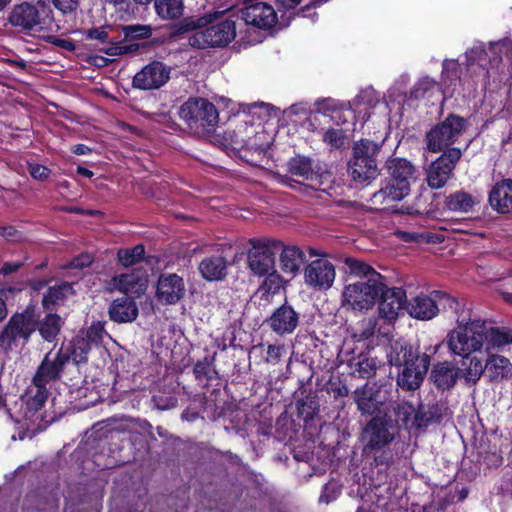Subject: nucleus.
<instances>
[{"label": "nucleus", "instance_id": "obj_1", "mask_svg": "<svg viewBox=\"0 0 512 512\" xmlns=\"http://www.w3.org/2000/svg\"><path fill=\"white\" fill-rule=\"evenodd\" d=\"M188 38L191 47L197 49L223 48L236 37V21L225 17L223 11L207 12L199 17H186L180 21L177 31H194Z\"/></svg>", "mask_w": 512, "mask_h": 512}, {"label": "nucleus", "instance_id": "obj_2", "mask_svg": "<svg viewBox=\"0 0 512 512\" xmlns=\"http://www.w3.org/2000/svg\"><path fill=\"white\" fill-rule=\"evenodd\" d=\"M344 264L348 268L349 282L342 291V305L356 311L372 308L385 288L384 277L356 258L347 257Z\"/></svg>", "mask_w": 512, "mask_h": 512}, {"label": "nucleus", "instance_id": "obj_3", "mask_svg": "<svg viewBox=\"0 0 512 512\" xmlns=\"http://www.w3.org/2000/svg\"><path fill=\"white\" fill-rule=\"evenodd\" d=\"M456 313L457 326L448 333L445 343L453 355L470 356L483 347L484 321L473 318L469 310L462 309Z\"/></svg>", "mask_w": 512, "mask_h": 512}, {"label": "nucleus", "instance_id": "obj_4", "mask_svg": "<svg viewBox=\"0 0 512 512\" xmlns=\"http://www.w3.org/2000/svg\"><path fill=\"white\" fill-rule=\"evenodd\" d=\"M179 115L190 131L199 137L212 134L219 122L215 105L201 97L189 98L180 107Z\"/></svg>", "mask_w": 512, "mask_h": 512}, {"label": "nucleus", "instance_id": "obj_5", "mask_svg": "<svg viewBox=\"0 0 512 512\" xmlns=\"http://www.w3.org/2000/svg\"><path fill=\"white\" fill-rule=\"evenodd\" d=\"M389 362L395 366H403L397 377L398 386L413 391L422 384L430 365V357L425 353L414 356L410 347L401 346L400 352L389 355Z\"/></svg>", "mask_w": 512, "mask_h": 512}, {"label": "nucleus", "instance_id": "obj_6", "mask_svg": "<svg viewBox=\"0 0 512 512\" xmlns=\"http://www.w3.org/2000/svg\"><path fill=\"white\" fill-rule=\"evenodd\" d=\"M49 396V388L42 383H37L32 379L31 385L27 388L24 395H22L15 403L16 411L11 413L10 417L16 423H31L35 424L42 420L40 414L41 409L45 405Z\"/></svg>", "mask_w": 512, "mask_h": 512}, {"label": "nucleus", "instance_id": "obj_7", "mask_svg": "<svg viewBox=\"0 0 512 512\" xmlns=\"http://www.w3.org/2000/svg\"><path fill=\"white\" fill-rule=\"evenodd\" d=\"M49 396V388L42 383H37L32 379L31 385L27 388L24 395H22L15 403L16 411L11 413L10 417L16 423H31L35 424L42 420L40 414L41 409L45 405Z\"/></svg>", "mask_w": 512, "mask_h": 512}, {"label": "nucleus", "instance_id": "obj_8", "mask_svg": "<svg viewBox=\"0 0 512 512\" xmlns=\"http://www.w3.org/2000/svg\"><path fill=\"white\" fill-rule=\"evenodd\" d=\"M379 146L371 140L361 139L353 146V156L349 162L348 171L354 181L368 182L378 175L376 155Z\"/></svg>", "mask_w": 512, "mask_h": 512}, {"label": "nucleus", "instance_id": "obj_9", "mask_svg": "<svg viewBox=\"0 0 512 512\" xmlns=\"http://www.w3.org/2000/svg\"><path fill=\"white\" fill-rule=\"evenodd\" d=\"M36 330V320L29 311L15 313L0 332V349L12 351L28 343Z\"/></svg>", "mask_w": 512, "mask_h": 512}, {"label": "nucleus", "instance_id": "obj_10", "mask_svg": "<svg viewBox=\"0 0 512 512\" xmlns=\"http://www.w3.org/2000/svg\"><path fill=\"white\" fill-rule=\"evenodd\" d=\"M466 128L467 120L465 118L450 114L426 134L428 150L438 153L450 149L449 147L458 140Z\"/></svg>", "mask_w": 512, "mask_h": 512}, {"label": "nucleus", "instance_id": "obj_11", "mask_svg": "<svg viewBox=\"0 0 512 512\" xmlns=\"http://www.w3.org/2000/svg\"><path fill=\"white\" fill-rule=\"evenodd\" d=\"M251 249L248 251V267L250 271L259 277H263L275 267V251L282 246V242L276 239L249 240Z\"/></svg>", "mask_w": 512, "mask_h": 512}, {"label": "nucleus", "instance_id": "obj_12", "mask_svg": "<svg viewBox=\"0 0 512 512\" xmlns=\"http://www.w3.org/2000/svg\"><path fill=\"white\" fill-rule=\"evenodd\" d=\"M467 147L468 145L463 150L457 147L448 149L429 165L426 171V181L430 188L440 189L447 184Z\"/></svg>", "mask_w": 512, "mask_h": 512}, {"label": "nucleus", "instance_id": "obj_13", "mask_svg": "<svg viewBox=\"0 0 512 512\" xmlns=\"http://www.w3.org/2000/svg\"><path fill=\"white\" fill-rule=\"evenodd\" d=\"M392 386L366 383L357 388L353 399L362 415H373L381 412L391 398Z\"/></svg>", "mask_w": 512, "mask_h": 512}, {"label": "nucleus", "instance_id": "obj_14", "mask_svg": "<svg viewBox=\"0 0 512 512\" xmlns=\"http://www.w3.org/2000/svg\"><path fill=\"white\" fill-rule=\"evenodd\" d=\"M105 334L104 324L99 321L80 330L71 341V349L68 350L70 358L77 364L86 362L89 352L100 345Z\"/></svg>", "mask_w": 512, "mask_h": 512}, {"label": "nucleus", "instance_id": "obj_15", "mask_svg": "<svg viewBox=\"0 0 512 512\" xmlns=\"http://www.w3.org/2000/svg\"><path fill=\"white\" fill-rule=\"evenodd\" d=\"M438 301H446L450 308L454 309L455 312H458V308H460V303L456 299L451 298L440 291H434L432 296L421 294L411 299L408 302L406 309L409 315L413 318L419 320H430L439 312L437 305Z\"/></svg>", "mask_w": 512, "mask_h": 512}, {"label": "nucleus", "instance_id": "obj_16", "mask_svg": "<svg viewBox=\"0 0 512 512\" xmlns=\"http://www.w3.org/2000/svg\"><path fill=\"white\" fill-rule=\"evenodd\" d=\"M46 8L24 2L16 5L9 15V22L27 31H41L46 28Z\"/></svg>", "mask_w": 512, "mask_h": 512}, {"label": "nucleus", "instance_id": "obj_17", "mask_svg": "<svg viewBox=\"0 0 512 512\" xmlns=\"http://www.w3.org/2000/svg\"><path fill=\"white\" fill-rule=\"evenodd\" d=\"M69 360V351H65L63 346L57 351H49L38 366L33 379L46 386L60 380Z\"/></svg>", "mask_w": 512, "mask_h": 512}, {"label": "nucleus", "instance_id": "obj_18", "mask_svg": "<svg viewBox=\"0 0 512 512\" xmlns=\"http://www.w3.org/2000/svg\"><path fill=\"white\" fill-rule=\"evenodd\" d=\"M287 169L290 175L310 182L314 188L320 187L330 178V173L319 163L303 155L292 157L287 163Z\"/></svg>", "mask_w": 512, "mask_h": 512}, {"label": "nucleus", "instance_id": "obj_19", "mask_svg": "<svg viewBox=\"0 0 512 512\" xmlns=\"http://www.w3.org/2000/svg\"><path fill=\"white\" fill-rule=\"evenodd\" d=\"M335 278V266L332 262L324 258L311 261L304 270V281L306 285L317 291L330 289Z\"/></svg>", "mask_w": 512, "mask_h": 512}, {"label": "nucleus", "instance_id": "obj_20", "mask_svg": "<svg viewBox=\"0 0 512 512\" xmlns=\"http://www.w3.org/2000/svg\"><path fill=\"white\" fill-rule=\"evenodd\" d=\"M245 7L241 10L242 19L246 24L262 30H268L277 23V14L273 6L265 2L241 0Z\"/></svg>", "mask_w": 512, "mask_h": 512}, {"label": "nucleus", "instance_id": "obj_21", "mask_svg": "<svg viewBox=\"0 0 512 512\" xmlns=\"http://www.w3.org/2000/svg\"><path fill=\"white\" fill-rule=\"evenodd\" d=\"M394 439L389 430V421L385 417L375 416L363 430L364 451H377L384 448Z\"/></svg>", "mask_w": 512, "mask_h": 512}, {"label": "nucleus", "instance_id": "obj_22", "mask_svg": "<svg viewBox=\"0 0 512 512\" xmlns=\"http://www.w3.org/2000/svg\"><path fill=\"white\" fill-rule=\"evenodd\" d=\"M169 69L159 61L146 65L133 78V86L142 90L158 89L169 79Z\"/></svg>", "mask_w": 512, "mask_h": 512}, {"label": "nucleus", "instance_id": "obj_23", "mask_svg": "<svg viewBox=\"0 0 512 512\" xmlns=\"http://www.w3.org/2000/svg\"><path fill=\"white\" fill-rule=\"evenodd\" d=\"M378 311L381 318L394 321L403 310L406 303V292L402 288H385L381 291Z\"/></svg>", "mask_w": 512, "mask_h": 512}, {"label": "nucleus", "instance_id": "obj_24", "mask_svg": "<svg viewBox=\"0 0 512 512\" xmlns=\"http://www.w3.org/2000/svg\"><path fill=\"white\" fill-rule=\"evenodd\" d=\"M185 294L183 279L174 273L162 274L157 282L156 297L163 304H175Z\"/></svg>", "mask_w": 512, "mask_h": 512}, {"label": "nucleus", "instance_id": "obj_25", "mask_svg": "<svg viewBox=\"0 0 512 512\" xmlns=\"http://www.w3.org/2000/svg\"><path fill=\"white\" fill-rule=\"evenodd\" d=\"M110 290H118L139 297L147 288V277L144 272L132 271L114 276L109 282Z\"/></svg>", "mask_w": 512, "mask_h": 512}, {"label": "nucleus", "instance_id": "obj_26", "mask_svg": "<svg viewBox=\"0 0 512 512\" xmlns=\"http://www.w3.org/2000/svg\"><path fill=\"white\" fill-rule=\"evenodd\" d=\"M299 323L298 313L288 305L277 308L268 319L270 328L278 335L291 334Z\"/></svg>", "mask_w": 512, "mask_h": 512}, {"label": "nucleus", "instance_id": "obj_27", "mask_svg": "<svg viewBox=\"0 0 512 512\" xmlns=\"http://www.w3.org/2000/svg\"><path fill=\"white\" fill-rule=\"evenodd\" d=\"M281 253L279 255L280 269L291 279L296 277L303 264L306 262L304 251L296 245H284L279 247Z\"/></svg>", "mask_w": 512, "mask_h": 512}, {"label": "nucleus", "instance_id": "obj_28", "mask_svg": "<svg viewBox=\"0 0 512 512\" xmlns=\"http://www.w3.org/2000/svg\"><path fill=\"white\" fill-rule=\"evenodd\" d=\"M485 372L486 377L492 383L508 381L512 378V363L505 356L487 353Z\"/></svg>", "mask_w": 512, "mask_h": 512}, {"label": "nucleus", "instance_id": "obj_29", "mask_svg": "<svg viewBox=\"0 0 512 512\" xmlns=\"http://www.w3.org/2000/svg\"><path fill=\"white\" fill-rule=\"evenodd\" d=\"M489 203L498 213L512 212V179H504L492 187Z\"/></svg>", "mask_w": 512, "mask_h": 512}, {"label": "nucleus", "instance_id": "obj_30", "mask_svg": "<svg viewBox=\"0 0 512 512\" xmlns=\"http://www.w3.org/2000/svg\"><path fill=\"white\" fill-rule=\"evenodd\" d=\"M410 192V188L404 184L388 179L385 185L372 195L371 201L375 205H382L389 208V205L401 201Z\"/></svg>", "mask_w": 512, "mask_h": 512}, {"label": "nucleus", "instance_id": "obj_31", "mask_svg": "<svg viewBox=\"0 0 512 512\" xmlns=\"http://www.w3.org/2000/svg\"><path fill=\"white\" fill-rule=\"evenodd\" d=\"M108 313L110 319L116 323H129L136 320L139 310L132 297L122 296L110 304Z\"/></svg>", "mask_w": 512, "mask_h": 512}, {"label": "nucleus", "instance_id": "obj_32", "mask_svg": "<svg viewBox=\"0 0 512 512\" xmlns=\"http://www.w3.org/2000/svg\"><path fill=\"white\" fill-rule=\"evenodd\" d=\"M228 262L222 255H212L204 258L199 264V272L207 281L222 280L227 274Z\"/></svg>", "mask_w": 512, "mask_h": 512}, {"label": "nucleus", "instance_id": "obj_33", "mask_svg": "<svg viewBox=\"0 0 512 512\" xmlns=\"http://www.w3.org/2000/svg\"><path fill=\"white\" fill-rule=\"evenodd\" d=\"M459 377V369L450 362H441L433 366L430 378L438 389L452 388Z\"/></svg>", "mask_w": 512, "mask_h": 512}, {"label": "nucleus", "instance_id": "obj_34", "mask_svg": "<svg viewBox=\"0 0 512 512\" xmlns=\"http://www.w3.org/2000/svg\"><path fill=\"white\" fill-rule=\"evenodd\" d=\"M483 332V344L486 343L487 353H491V350H503L512 344V329L487 327L484 322Z\"/></svg>", "mask_w": 512, "mask_h": 512}, {"label": "nucleus", "instance_id": "obj_35", "mask_svg": "<svg viewBox=\"0 0 512 512\" xmlns=\"http://www.w3.org/2000/svg\"><path fill=\"white\" fill-rule=\"evenodd\" d=\"M479 204L477 196L464 190L455 191L444 199V207L456 213H469Z\"/></svg>", "mask_w": 512, "mask_h": 512}, {"label": "nucleus", "instance_id": "obj_36", "mask_svg": "<svg viewBox=\"0 0 512 512\" xmlns=\"http://www.w3.org/2000/svg\"><path fill=\"white\" fill-rule=\"evenodd\" d=\"M389 179L410 188V181L415 173V167L406 159H392L387 162Z\"/></svg>", "mask_w": 512, "mask_h": 512}, {"label": "nucleus", "instance_id": "obj_37", "mask_svg": "<svg viewBox=\"0 0 512 512\" xmlns=\"http://www.w3.org/2000/svg\"><path fill=\"white\" fill-rule=\"evenodd\" d=\"M461 376L469 384H476L485 372V364L477 356L462 357Z\"/></svg>", "mask_w": 512, "mask_h": 512}, {"label": "nucleus", "instance_id": "obj_38", "mask_svg": "<svg viewBox=\"0 0 512 512\" xmlns=\"http://www.w3.org/2000/svg\"><path fill=\"white\" fill-rule=\"evenodd\" d=\"M63 323L64 322L59 315L49 313L39 320L38 324L36 323V328L44 340L52 342L59 334Z\"/></svg>", "mask_w": 512, "mask_h": 512}, {"label": "nucleus", "instance_id": "obj_39", "mask_svg": "<svg viewBox=\"0 0 512 512\" xmlns=\"http://www.w3.org/2000/svg\"><path fill=\"white\" fill-rule=\"evenodd\" d=\"M154 7L157 15L163 20H175L184 12L183 0H155Z\"/></svg>", "mask_w": 512, "mask_h": 512}, {"label": "nucleus", "instance_id": "obj_40", "mask_svg": "<svg viewBox=\"0 0 512 512\" xmlns=\"http://www.w3.org/2000/svg\"><path fill=\"white\" fill-rule=\"evenodd\" d=\"M73 293V288L70 283L64 282L58 285L49 287L43 296V306L49 308L52 305L61 303L65 298Z\"/></svg>", "mask_w": 512, "mask_h": 512}, {"label": "nucleus", "instance_id": "obj_41", "mask_svg": "<svg viewBox=\"0 0 512 512\" xmlns=\"http://www.w3.org/2000/svg\"><path fill=\"white\" fill-rule=\"evenodd\" d=\"M125 41L145 40L151 37L153 29L150 25L132 24L122 27Z\"/></svg>", "mask_w": 512, "mask_h": 512}, {"label": "nucleus", "instance_id": "obj_42", "mask_svg": "<svg viewBox=\"0 0 512 512\" xmlns=\"http://www.w3.org/2000/svg\"><path fill=\"white\" fill-rule=\"evenodd\" d=\"M144 246L139 244L130 249H119L117 252L118 261L125 267L139 263L144 257Z\"/></svg>", "mask_w": 512, "mask_h": 512}, {"label": "nucleus", "instance_id": "obj_43", "mask_svg": "<svg viewBox=\"0 0 512 512\" xmlns=\"http://www.w3.org/2000/svg\"><path fill=\"white\" fill-rule=\"evenodd\" d=\"M393 411L398 423L408 425L411 422L413 424L416 410L412 404L405 401L397 402L393 406Z\"/></svg>", "mask_w": 512, "mask_h": 512}, {"label": "nucleus", "instance_id": "obj_44", "mask_svg": "<svg viewBox=\"0 0 512 512\" xmlns=\"http://www.w3.org/2000/svg\"><path fill=\"white\" fill-rule=\"evenodd\" d=\"M377 368L378 362L376 358L372 357H359L356 363V371L359 373V376L366 379L374 376Z\"/></svg>", "mask_w": 512, "mask_h": 512}, {"label": "nucleus", "instance_id": "obj_45", "mask_svg": "<svg viewBox=\"0 0 512 512\" xmlns=\"http://www.w3.org/2000/svg\"><path fill=\"white\" fill-rule=\"evenodd\" d=\"M108 46L103 48L102 51L109 56H120L133 53L138 50V44H121L120 42H107Z\"/></svg>", "mask_w": 512, "mask_h": 512}, {"label": "nucleus", "instance_id": "obj_46", "mask_svg": "<svg viewBox=\"0 0 512 512\" xmlns=\"http://www.w3.org/2000/svg\"><path fill=\"white\" fill-rule=\"evenodd\" d=\"M437 407L432 406L429 407L427 411H423L422 409L416 411V414L413 418V426L417 428L426 427L433 421H437Z\"/></svg>", "mask_w": 512, "mask_h": 512}, {"label": "nucleus", "instance_id": "obj_47", "mask_svg": "<svg viewBox=\"0 0 512 512\" xmlns=\"http://www.w3.org/2000/svg\"><path fill=\"white\" fill-rule=\"evenodd\" d=\"M379 102V95L373 88L362 90L355 99V104L365 108H373Z\"/></svg>", "mask_w": 512, "mask_h": 512}, {"label": "nucleus", "instance_id": "obj_48", "mask_svg": "<svg viewBox=\"0 0 512 512\" xmlns=\"http://www.w3.org/2000/svg\"><path fill=\"white\" fill-rule=\"evenodd\" d=\"M341 493V485L335 481L328 482L324 485L323 491L319 497L320 503L329 504L330 502L337 499Z\"/></svg>", "mask_w": 512, "mask_h": 512}, {"label": "nucleus", "instance_id": "obj_49", "mask_svg": "<svg viewBox=\"0 0 512 512\" xmlns=\"http://www.w3.org/2000/svg\"><path fill=\"white\" fill-rule=\"evenodd\" d=\"M263 283V288L268 293H276L283 285L282 276L274 269L272 272L267 273Z\"/></svg>", "mask_w": 512, "mask_h": 512}, {"label": "nucleus", "instance_id": "obj_50", "mask_svg": "<svg viewBox=\"0 0 512 512\" xmlns=\"http://www.w3.org/2000/svg\"><path fill=\"white\" fill-rule=\"evenodd\" d=\"M323 141L333 148H340L344 144V134L340 129H329L324 133Z\"/></svg>", "mask_w": 512, "mask_h": 512}, {"label": "nucleus", "instance_id": "obj_51", "mask_svg": "<svg viewBox=\"0 0 512 512\" xmlns=\"http://www.w3.org/2000/svg\"><path fill=\"white\" fill-rule=\"evenodd\" d=\"M109 30L110 29L107 27L102 26L87 30L85 35L87 39L96 40L100 43H107L110 42Z\"/></svg>", "mask_w": 512, "mask_h": 512}, {"label": "nucleus", "instance_id": "obj_52", "mask_svg": "<svg viewBox=\"0 0 512 512\" xmlns=\"http://www.w3.org/2000/svg\"><path fill=\"white\" fill-rule=\"evenodd\" d=\"M28 171L32 178L38 181H45L50 176V169L41 164L33 163L28 165Z\"/></svg>", "mask_w": 512, "mask_h": 512}, {"label": "nucleus", "instance_id": "obj_53", "mask_svg": "<svg viewBox=\"0 0 512 512\" xmlns=\"http://www.w3.org/2000/svg\"><path fill=\"white\" fill-rule=\"evenodd\" d=\"M499 47L500 51L504 52L506 57L512 61V39L505 38L497 42L490 43V50L495 53Z\"/></svg>", "mask_w": 512, "mask_h": 512}, {"label": "nucleus", "instance_id": "obj_54", "mask_svg": "<svg viewBox=\"0 0 512 512\" xmlns=\"http://www.w3.org/2000/svg\"><path fill=\"white\" fill-rule=\"evenodd\" d=\"M285 352L284 346L281 345H269L267 348L266 362L271 364H277Z\"/></svg>", "mask_w": 512, "mask_h": 512}, {"label": "nucleus", "instance_id": "obj_55", "mask_svg": "<svg viewBox=\"0 0 512 512\" xmlns=\"http://www.w3.org/2000/svg\"><path fill=\"white\" fill-rule=\"evenodd\" d=\"M303 0H278V4L281 8L290 10L297 7ZM327 0H309L308 4L305 5L303 10H308L311 6L321 4Z\"/></svg>", "mask_w": 512, "mask_h": 512}, {"label": "nucleus", "instance_id": "obj_56", "mask_svg": "<svg viewBox=\"0 0 512 512\" xmlns=\"http://www.w3.org/2000/svg\"><path fill=\"white\" fill-rule=\"evenodd\" d=\"M0 237L7 241H19L22 239V233L10 225H0Z\"/></svg>", "mask_w": 512, "mask_h": 512}, {"label": "nucleus", "instance_id": "obj_57", "mask_svg": "<svg viewBox=\"0 0 512 512\" xmlns=\"http://www.w3.org/2000/svg\"><path fill=\"white\" fill-rule=\"evenodd\" d=\"M52 3L63 13H68L77 9L79 0H52Z\"/></svg>", "mask_w": 512, "mask_h": 512}, {"label": "nucleus", "instance_id": "obj_58", "mask_svg": "<svg viewBox=\"0 0 512 512\" xmlns=\"http://www.w3.org/2000/svg\"><path fill=\"white\" fill-rule=\"evenodd\" d=\"M485 54V46L483 43L474 45L471 49L466 52L467 59L470 62H474Z\"/></svg>", "mask_w": 512, "mask_h": 512}, {"label": "nucleus", "instance_id": "obj_59", "mask_svg": "<svg viewBox=\"0 0 512 512\" xmlns=\"http://www.w3.org/2000/svg\"><path fill=\"white\" fill-rule=\"evenodd\" d=\"M93 257L90 254H81L77 256L72 262V268H84L92 264Z\"/></svg>", "mask_w": 512, "mask_h": 512}, {"label": "nucleus", "instance_id": "obj_60", "mask_svg": "<svg viewBox=\"0 0 512 512\" xmlns=\"http://www.w3.org/2000/svg\"><path fill=\"white\" fill-rule=\"evenodd\" d=\"M363 330L360 333V337L362 339H368L371 337L375 332V320L370 318L368 320H365L362 322Z\"/></svg>", "mask_w": 512, "mask_h": 512}, {"label": "nucleus", "instance_id": "obj_61", "mask_svg": "<svg viewBox=\"0 0 512 512\" xmlns=\"http://www.w3.org/2000/svg\"><path fill=\"white\" fill-rule=\"evenodd\" d=\"M57 47H60L66 51H74L76 46L72 40L69 39H55L53 42Z\"/></svg>", "mask_w": 512, "mask_h": 512}, {"label": "nucleus", "instance_id": "obj_62", "mask_svg": "<svg viewBox=\"0 0 512 512\" xmlns=\"http://www.w3.org/2000/svg\"><path fill=\"white\" fill-rule=\"evenodd\" d=\"M396 234L404 242L418 241L419 238L422 237L421 235H419L417 233L406 232V231H397Z\"/></svg>", "mask_w": 512, "mask_h": 512}, {"label": "nucleus", "instance_id": "obj_63", "mask_svg": "<svg viewBox=\"0 0 512 512\" xmlns=\"http://www.w3.org/2000/svg\"><path fill=\"white\" fill-rule=\"evenodd\" d=\"M22 266L21 262H6L1 268V273L3 275H8L16 272Z\"/></svg>", "mask_w": 512, "mask_h": 512}, {"label": "nucleus", "instance_id": "obj_64", "mask_svg": "<svg viewBox=\"0 0 512 512\" xmlns=\"http://www.w3.org/2000/svg\"><path fill=\"white\" fill-rule=\"evenodd\" d=\"M72 152L76 155H85L91 152V149L84 144H77L73 146Z\"/></svg>", "mask_w": 512, "mask_h": 512}]
</instances>
